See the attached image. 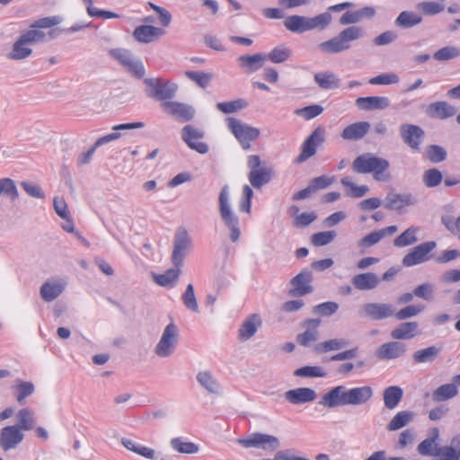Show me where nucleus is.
I'll return each instance as SVG.
<instances>
[{
	"label": "nucleus",
	"instance_id": "09e8293b",
	"mask_svg": "<svg viewBox=\"0 0 460 460\" xmlns=\"http://www.w3.org/2000/svg\"><path fill=\"white\" fill-rule=\"evenodd\" d=\"M458 394L456 385L446 384L440 385L432 394L434 402H444L455 397Z\"/></svg>",
	"mask_w": 460,
	"mask_h": 460
},
{
	"label": "nucleus",
	"instance_id": "cd10ccee",
	"mask_svg": "<svg viewBox=\"0 0 460 460\" xmlns=\"http://www.w3.org/2000/svg\"><path fill=\"white\" fill-rule=\"evenodd\" d=\"M376 15V9L372 6H365L354 12L344 13L339 22L341 25L355 24L362 21L364 18H373Z\"/></svg>",
	"mask_w": 460,
	"mask_h": 460
},
{
	"label": "nucleus",
	"instance_id": "1a4fd4ad",
	"mask_svg": "<svg viewBox=\"0 0 460 460\" xmlns=\"http://www.w3.org/2000/svg\"><path fill=\"white\" fill-rule=\"evenodd\" d=\"M192 247V241L187 230L181 227L177 230L173 241L172 262L174 267L182 266L183 261Z\"/></svg>",
	"mask_w": 460,
	"mask_h": 460
},
{
	"label": "nucleus",
	"instance_id": "e433bc0d",
	"mask_svg": "<svg viewBox=\"0 0 460 460\" xmlns=\"http://www.w3.org/2000/svg\"><path fill=\"white\" fill-rule=\"evenodd\" d=\"M199 384L210 394L220 393V385L210 371H200L197 374Z\"/></svg>",
	"mask_w": 460,
	"mask_h": 460
},
{
	"label": "nucleus",
	"instance_id": "dca6fc26",
	"mask_svg": "<svg viewBox=\"0 0 460 460\" xmlns=\"http://www.w3.org/2000/svg\"><path fill=\"white\" fill-rule=\"evenodd\" d=\"M321 319H306L301 326L305 328V332L296 336V342L303 347H308L311 343L316 341L319 337L318 328L321 324Z\"/></svg>",
	"mask_w": 460,
	"mask_h": 460
},
{
	"label": "nucleus",
	"instance_id": "9d476101",
	"mask_svg": "<svg viewBox=\"0 0 460 460\" xmlns=\"http://www.w3.org/2000/svg\"><path fill=\"white\" fill-rule=\"evenodd\" d=\"M435 241H428L413 247L402 260L404 267H412L428 261L430 258V252L436 248Z\"/></svg>",
	"mask_w": 460,
	"mask_h": 460
},
{
	"label": "nucleus",
	"instance_id": "58836bf2",
	"mask_svg": "<svg viewBox=\"0 0 460 460\" xmlns=\"http://www.w3.org/2000/svg\"><path fill=\"white\" fill-rule=\"evenodd\" d=\"M64 288L60 282H45L40 288V296L44 301L51 302L59 296Z\"/></svg>",
	"mask_w": 460,
	"mask_h": 460
},
{
	"label": "nucleus",
	"instance_id": "49530a36",
	"mask_svg": "<svg viewBox=\"0 0 460 460\" xmlns=\"http://www.w3.org/2000/svg\"><path fill=\"white\" fill-rule=\"evenodd\" d=\"M4 195L8 198L12 202L19 199V191L15 181L11 178L0 179V196Z\"/></svg>",
	"mask_w": 460,
	"mask_h": 460
},
{
	"label": "nucleus",
	"instance_id": "20e7f679",
	"mask_svg": "<svg viewBox=\"0 0 460 460\" xmlns=\"http://www.w3.org/2000/svg\"><path fill=\"white\" fill-rule=\"evenodd\" d=\"M145 93L147 97L159 102H170L176 96L178 84L162 77L145 78Z\"/></svg>",
	"mask_w": 460,
	"mask_h": 460
},
{
	"label": "nucleus",
	"instance_id": "864d4df0",
	"mask_svg": "<svg viewBox=\"0 0 460 460\" xmlns=\"http://www.w3.org/2000/svg\"><path fill=\"white\" fill-rule=\"evenodd\" d=\"M332 22V15L329 12L322 13L314 17H308L309 31L324 30Z\"/></svg>",
	"mask_w": 460,
	"mask_h": 460
},
{
	"label": "nucleus",
	"instance_id": "b1692460",
	"mask_svg": "<svg viewBox=\"0 0 460 460\" xmlns=\"http://www.w3.org/2000/svg\"><path fill=\"white\" fill-rule=\"evenodd\" d=\"M355 103L361 111L385 110L390 106V100L385 96L358 97Z\"/></svg>",
	"mask_w": 460,
	"mask_h": 460
},
{
	"label": "nucleus",
	"instance_id": "9b49d317",
	"mask_svg": "<svg viewBox=\"0 0 460 460\" xmlns=\"http://www.w3.org/2000/svg\"><path fill=\"white\" fill-rule=\"evenodd\" d=\"M324 128L318 127L304 141L301 152L295 159L296 164H302L316 154L317 147L324 142Z\"/></svg>",
	"mask_w": 460,
	"mask_h": 460
},
{
	"label": "nucleus",
	"instance_id": "c756f323",
	"mask_svg": "<svg viewBox=\"0 0 460 460\" xmlns=\"http://www.w3.org/2000/svg\"><path fill=\"white\" fill-rule=\"evenodd\" d=\"M351 283L358 290L374 289L379 284V278L373 272H366L355 275Z\"/></svg>",
	"mask_w": 460,
	"mask_h": 460
},
{
	"label": "nucleus",
	"instance_id": "bf43d9fd",
	"mask_svg": "<svg viewBox=\"0 0 460 460\" xmlns=\"http://www.w3.org/2000/svg\"><path fill=\"white\" fill-rule=\"evenodd\" d=\"M181 300L185 307L192 312H199V305L194 294V288L192 284H189L186 290L181 296Z\"/></svg>",
	"mask_w": 460,
	"mask_h": 460
},
{
	"label": "nucleus",
	"instance_id": "7ed1b4c3",
	"mask_svg": "<svg viewBox=\"0 0 460 460\" xmlns=\"http://www.w3.org/2000/svg\"><path fill=\"white\" fill-rule=\"evenodd\" d=\"M390 166L389 161L371 153L358 155L352 163V170L357 173H373L376 181H388L390 175L385 172Z\"/></svg>",
	"mask_w": 460,
	"mask_h": 460
},
{
	"label": "nucleus",
	"instance_id": "f3484780",
	"mask_svg": "<svg viewBox=\"0 0 460 460\" xmlns=\"http://www.w3.org/2000/svg\"><path fill=\"white\" fill-rule=\"evenodd\" d=\"M385 207L387 209L402 213L403 208L415 205L417 199L411 193L400 194L389 192L385 196Z\"/></svg>",
	"mask_w": 460,
	"mask_h": 460
},
{
	"label": "nucleus",
	"instance_id": "4be33fe9",
	"mask_svg": "<svg viewBox=\"0 0 460 460\" xmlns=\"http://www.w3.org/2000/svg\"><path fill=\"white\" fill-rule=\"evenodd\" d=\"M266 61V55L256 53L254 55H243L237 58L238 66L245 73L251 74L261 69Z\"/></svg>",
	"mask_w": 460,
	"mask_h": 460
},
{
	"label": "nucleus",
	"instance_id": "5701e85b",
	"mask_svg": "<svg viewBox=\"0 0 460 460\" xmlns=\"http://www.w3.org/2000/svg\"><path fill=\"white\" fill-rule=\"evenodd\" d=\"M165 33L162 28L153 25H140L133 31V37L136 40L142 43H149L163 36Z\"/></svg>",
	"mask_w": 460,
	"mask_h": 460
},
{
	"label": "nucleus",
	"instance_id": "774afa93",
	"mask_svg": "<svg viewBox=\"0 0 460 460\" xmlns=\"http://www.w3.org/2000/svg\"><path fill=\"white\" fill-rule=\"evenodd\" d=\"M441 222L451 234L457 235L460 241V216L456 218L444 216L441 218Z\"/></svg>",
	"mask_w": 460,
	"mask_h": 460
},
{
	"label": "nucleus",
	"instance_id": "603ef678",
	"mask_svg": "<svg viewBox=\"0 0 460 460\" xmlns=\"http://www.w3.org/2000/svg\"><path fill=\"white\" fill-rule=\"evenodd\" d=\"M426 157L433 164H438L447 159V151L438 145H429L426 148Z\"/></svg>",
	"mask_w": 460,
	"mask_h": 460
},
{
	"label": "nucleus",
	"instance_id": "c03bdc74",
	"mask_svg": "<svg viewBox=\"0 0 460 460\" xmlns=\"http://www.w3.org/2000/svg\"><path fill=\"white\" fill-rule=\"evenodd\" d=\"M32 53L31 48L26 47L25 42L19 37L13 43L12 50L7 54L11 60H22L30 57Z\"/></svg>",
	"mask_w": 460,
	"mask_h": 460
},
{
	"label": "nucleus",
	"instance_id": "f8f14e48",
	"mask_svg": "<svg viewBox=\"0 0 460 460\" xmlns=\"http://www.w3.org/2000/svg\"><path fill=\"white\" fill-rule=\"evenodd\" d=\"M399 132L405 145L412 151H420L425 137V132L420 126L404 123L400 126Z\"/></svg>",
	"mask_w": 460,
	"mask_h": 460
},
{
	"label": "nucleus",
	"instance_id": "a19ab883",
	"mask_svg": "<svg viewBox=\"0 0 460 460\" xmlns=\"http://www.w3.org/2000/svg\"><path fill=\"white\" fill-rule=\"evenodd\" d=\"M419 229L410 226L394 240V246L402 248L415 243L418 241L417 233Z\"/></svg>",
	"mask_w": 460,
	"mask_h": 460
},
{
	"label": "nucleus",
	"instance_id": "ddd939ff",
	"mask_svg": "<svg viewBox=\"0 0 460 460\" xmlns=\"http://www.w3.org/2000/svg\"><path fill=\"white\" fill-rule=\"evenodd\" d=\"M395 308L391 304L367 303L363 305L359 314L372 321H379L393 316Z\"/></svg>",
	"mask_w": 460,
	"mask_h": 460
},
{
	"label": "nucleus",
	"instance_id": "6e6d98bb",
	"mask_svg": "<svg viewBox=\"0 0 460 460\" xmlns=\"http://www.w3.org/2000/svg\"><path fill=\"white\" fill-rule=\"evenodd\" d=\"M443 180L442 172L436 168L428 169L422 176L423 183L428 188H435L438 186Z\"/></svg>",
	"mask_w": 460,
	"mask_h": 460
},
{
	"label": "nucleus",
	"instance_id": "f03ea898",
	"mask_svg": "<svg viewBox=\"0 0 460 460\" xmlns=\"http://www.w3.org/2000/svg\"><path fill=\"white\" fill-rule=\"evenodd\" d=\"M365 30L360 26H349L341 31L333 38L321 42L319 49L326 54H337L347 51L351 48V42L364 37Z\"/></svg>",
	"mask_w": 460,
	"mask_h": 460
},
{
	"label": "nucleus",
	"instance_id": "37998d69",
	"mask_svg": "<svg viewBox=\"0 0 460 460\" xmlns=\"http://www.w3.org/2000/svg\"><path fill=\"white\" fill-rule=\"evenodd\" d=\"M171 447L181 454L193 455L197 454L199 447L197 444L190 441H184L182 438H173L170 441Z\"/></svg>",
	"mask_w": 460,
	"mask_h": 460
},
{
	"label": "nucleus",
	"instance_id": "0eeeda50",
	"mask_svg": "<svg viewBox=\"0 0 460 460\" xmlns=\"http://www.w3.org/2000/svg\"><path fill=\"white\" fill-rule=\"evenodd\" d=\"M237 443L245 448H258L268 452L276 451L281 446L278 437L261 432L239 438Z\"/></svg>",
	"mask_w": 460,
	"mask_h": 460
},
{
	"label": "nucleus",
	"instance_id": "680f3d73",
	"mask_svg": "<svg viewBox=\"0 0 460 460\" xmlns=\"http://www.w3.org/2000/svg\"><path fill=\"white\" fill-rule=\"evenodd\" d=\"M460 56V49L454 46L441 48L434 53L433 58L438 61H447Z\"/></svg>",
	"mask_w": 460,
	"mask_h": 460
},
{
	"label": "nucleus",
	"instance_id": "6e6552de",
	"mask_svg": "<svg viewBox=\"0 0 460 460\" xmlns=\"http://www.w3.org/2000/svg\"><path fill=\"white\" fill-rule=\"evenodd\" d=\"M179 337V329L174 323L167 324L160 341L155 348V353L160 358H168L174 352Z\"/></svg>",
	"mask_w": 460,
	"mask_h": 460
},
{
	"label": "nucleus",
	"instance_id": "473e14b6",
	"mask_svg": "<svg viewBox=\"0 0 460 460\" xmlns=\"http://www.w3.org/2000/svg\"><path fill=\"white\" fill-rule=\"evenodd\" d=\"M419 324L417 322H406L399 324L391 332L394 340H409L416 336Z\"/></svg>",
	"mask_w": 460,
	"mask_h": 460
},
{
	"label": "nucleus",
	"instance_id": "4c0bfd02",
	"mask_svg": "<svg viewBox=\"0 0 460 460\" xmlns=\"http://www.w3.org/2000/svg\"><path fill=\"white\" fill-rule=\"evenodd\" d=\"M319 87L324 90L336 89L340 87V79L334 73L321 72L314 76Z\"/></svg>",
	"mask_w": 460,
	"mask_h": 460
},
{
	"label": "nucleus",
	"instance_id": "a878e982",
	"mask_svg": "<svg viewBox=\"0 0 460 460\" xmlns=\"http://www.w3.org/2000/svg\"><path fill=\"white\" fill-rule=\"evenodd\" d=\"M262 324L261 315L258 314H250L241 324L238 330V338L241 341H248Z\"/></svg>",
	"mask_w": 460,
	"mask_h": 460
},
{
	"label": "nucleus",
	"instance_id": "2eb2a0df",
	"mask_svg": "<svg viewBox=\"0 0 460 460\" xmlns=\"http://www.w3.org/2000/svg\"><path fill=\"white\" fill-rule=\"evenodd\" d=\"M312 281V272L307 269L303 270L291 279L290 283L293 288L290 289V295L294 296H302L312 293L314 290L313 287L311 286Z\"/></svg>",
	"mask_w": 460,
	"mask_h": 460
},
{
	"label": "nucleus",
	"instance_id": "de8ad7c7",
	"mask_svg": "<svg viewBox=\"0 0 460 460\" xmlns=\"http://www.w3.org/2000/svg\"><path fill=\"white\" fill-rule=\"evenodd\" d=\"M349 345V341L344 339H331L318 343L314 347L316 353H327L332 350H339Z\"/></svg>",
	"mask_w": 460,
	"mask_h": 460
},
{
	"label": "nucleus",
	"instance_id": "c85d7f7f",
	"mask_svg": "<svg viewBox=\"0 0 460 460\" xmlns=\"http://www.w3.org/2000/svg\"><path fill=\"white\" fill-rule=\"evenodd\" d=\"M456 108L447 102L439 101L429 105L427 113L429 117L447 119L456 114Z\"/></svg>",
	"mask_w": 460,
	"mask_h": 460
},
{
	"label": "nucleus",
	"instance_id": "7c9ffc66",
	"mask_svg": "<svg viewBox=\"0 0 460 460\" xmlns=\"http://www.w3.org/2000/svg\"><path fill=\"white\" fill-rule=\"evenodd\" d=\"M285 28L295 33H304L309 31L308 17L302 15H289L284 20Z\"/></svg>",
	"mask_w": 460,
	"mask_h": 460
},
{
	"label": "nucleus",
	"instance_id": "c9c22d12",
	"mask_svg": "<svg viewBox=\"0 0 460 460\" xmlns=\"http://www.w3.org/2000/svg\"><path fill=\"white\" fill-rule=\"evenodd\" d=\"M422 22V17L411 11H402L394 21V24L402 29H410Z\"/></svg>",
	"mask_w": 460,
	"mask_h": 460
},
{
	"label": "nucleus",
	"instance_id": "4468645a",
	"mask_svg": "<svg viewBox=\"0 0 460 460\" xmlns=\"http://www.w3.org/2000/svg\"><path fill=\"white\" fill-rule=\"evenodd\" d=\"M203 137L204 133L191 125H186L181 129L182 140L190 149H193L202 155L208 152V146L206 143L197 142L196 140L201 139Z\"/></svg>",
	"mask_w": 460,
	"mask_h": 460
},
{
	"label": "nucleus",
	"instance_id": "69168bd1",
	"mask_svg": "<svg viewBox=\"0 0 460 460\" xmlns=\"http://www.w3.org/2000/svg\"><path fill=\"white\" fill-rule=\"evenodd\" d=\"M26 45H32L44 40L45 33L42 31L31 28L20 35Z\"/></svg>",
	"mask_w": 460,
	"mask_h": 460
},
{
	"label": "nucleus",
	"instance_id": "bb28decb",
	"mask_svg": "<svg viewBox=\"0 0 460 460\" xmlns=\"http://www.w3.org/2000/svg\"><path fill=\"white\" fill-rule=\"evenodd\" d=\"M398 230L396 226H389L377 231H374L365 235L358 241V246L360 248H368L380 242L385 236H391L395 234Z\"/></svg>",
	"mask_w": 460,
	"mask_h": 460
},
{
	"label": "nucleus",
	"instance_id": "423d86ee",
	"mask_svg": "<svg viewBox=\"0 0 460 460\" xmlns=\"http://www.w3.org/2000/svg\"><path fill=\"white\" fill-rule=\"evenodd\" d=\"M226 124L228 129L244 150H248L251 147V142L256 140L260 136V130L257 128L245 124L235 118H227Z\"/></svg>",
	"mask_w": 460,
	"mask_h": 460
},
{
	"label": "nucleus",
	"instance_id": "79ce46f5",
	"mask_svg": "<svg viewBox=\"0 0 460 460\" xmlns=\"http://www.w3.org/2000/svg\"><path fill=\"white\" fill-rule=\"evenodd\" d=\"M15 391L16 400L20 404H23L25 399L31 395L35 391V386L31 382L18 379L16 385L12 386Z\"/></svg>",
	"mask_w": 460,
	"mask_h": 460
},
{
	"label": "nucleus",
	"instance_id": "412c9836",
	"mask_svg": "<svg viewBox=\"0 0 460 460\" xmlns=\"http://www.w3.org/2000/svg\"><path fill=\"white\" fill-rule=\"evenodd\" d=\"M316 392L309 387H299L288 390L285 393V399L292 404H302L314 401Z\"/></svg>",
	"mask_w": 460,
	"mask_h": 460
},
{
	"label": "nucleus",
	"instance_id": "a211bd4d",
	"mask_svg": "<svg viewBox=\"0 0 460 460\" xmlns=\"http://www.w3.org/2000/svg\"><path fill=\"white\" fill-rule=\"evenodd\" d=\"M161 105L168 114L175 116L183 122L191 120L195 115V110L182 102L170 101L164 102Z\"/></svg>",
	"mask_w": 460,
	"mask_h": 460
},
{
	"label": "nucleus",
	"instance_id": "4d7b16f0",
	"mask_svg": "<svg viewBox=\"0 0 460 460\" xmlns=\"http://www.w3.org/2000/svg\"><path fill=\"white\" fill-rule=\"evenodd\" d=\"M417 8L425 15L432 16L443 12L446 8L443 3L424 1L417 4Z\"/></svg>",
	"mask_w": 460,
	"mask_h": 460
},
{
	"label": "nucleus",
	"instance_id": "f704fd0d",
	"mask_svg": "<svg viewBox=\"0 0 460 460\" xmlns=\"http://www.w3.org/2000/svg\"><path fill=\"white\" fill-rule=\"evenodd\" d=\"M181 266H173V268L168 269L163 274L155 275L154 279L155 283L164 288L173 287V285L177 282L181 275Z\"/></svg>",
	"mask_w": 460,
	"mask_h": 460
},
{
	"label": "nucleus",
	"instance_id": "052dcab7",
	"mask_svg": "<svg viewBox=\"0 0 460 460\" xmlns=\"http://www.w3.org/2000/svg\"><path fill=\"white\" fill-rule=\"evenodd\" d=\"M17 418L19 420V423L17 426L19 428V429H23V430L32 429L33 425H34V419H33L32 412L29 409L23 408V409L20 410L17 414Z\"/></svg>",
	"mask_w": 460,
	"mask_h": 460
},
{
	"label": "nucleus",
	"instance_id": "aec40b11",
	"mask_svg": "<svg viewBox=\"0 0 460 460\" xmlns=\"http://www.w3.org/2000/svg\"><path fill=\"white\" fill-rule=\"evenodd\" d=\"M406 352V345L400 341H390L382 344L376 355L379 359L390 360L402 357Z\"/></svg>",
	"mask_w": 460,
	"mask_h": 460
},
{
	"label": "nucleus",
	"instance_id": "3c124183",
	"mask_svg": "<svg viewBox=\"0 0 460 460\" xmlns=\"http://www.w3.org/2000/svg\"><path fill=\"white\" fill-rule=\"evenodd\" d=\"M248 104L244 99H236L231 102H218L217 109L225 114H230L246 108Z\"/></svg>",
	"mask_w": 460,
	"mask_h": 460
},
{
	"label": "nucleus",
	"instance_id": "338daca9",
	"mask_svg": "<svg viewBox=\"0 0 460 460\" xmlns=\"http://www.w3.org/2000/svg\"><path fill=\"white\" fill-rule=\"evenodd\" d=\"M336 236L335 231L318 232L312 235L311 241L315 246H324L332 243Z\"/></svg>",
	"mask_w": 460,
	"mask_h": 460
},
{
	"label": "nucleus",
	"instance_id": "39448f33",
	"mask_svg": "<svg viewBox=\"0 0 460 460\" xmlns=\"http://www.w3.org/2000/svg\"><path fill=\"white\" fill-rule=\"evenodd\" d=\"M219 203V212L224 224L230 230V239L233 243L238 241L241 235V230L239 227V218L232 211L231 206L229 203V187L228 185H224L221 189L218 197Z\"/></svg>",
	"mask_w": 460,
	"mask_h": 460
},
{
	"label": "nucleus",
	"instance_id": "393cba45",
	"mask_svg": "<svg viewBox=\"0 0 460 460\" xmlns=\"http://www.w3.org/2000/svg\"><path fill=\"white\" fill-rule=\"evenodd\" d=\"M370 123L367 121H358L352 123L341 131V137L344 140L358 141L362 139L370 129Z\"/></svg>",
	"mask_w": 460,
	"mask_h": 460
},
{
	"label": "nucleus",
	"instance_id": "5fc2aeb1",
	"mask_svg": "<svg viewBox=\"0 0 460 460\" xmlns=\"http://www.w3.org/2000/svg\"><path fill=\"white\" fill-rule=\"evenodd\" d=\"M294 376L301 377H325L327 373L322 367L305 366L295 370Z\"/></svg>",
	"mask_w": 460,
	"mask_h": 460
},
{
	"label": "nucleus",
	"instance_id": "13d9d810",
	"mask_svg": "<svg viewBox=\"0 0 460 460\" xmlns=\"http://www.w3.org/2000/svg\"><path fill=\"white\" fill-rule=\"evenodd\" d=\"M185 75L189 79L195 82L201 88H206L213 78L212 74L202 71L188 70L185 72Z\"/></svg>",
	"mask_w": 460,
	"mask_h": 460
},
{
	"label": "nucleus",
	"instance_id": "6ab92c4d",
	"mask_svg": "<svg viewBox=\"0 0 460 460\" xmlns=\"http://www.w3.org/2000/svg\"><path fill=\"white\" fill-rule=\"evenodd\" d=\"M23 434L17 426H7L0 433V447L4 450L15 448L23 439Z\"/></svg>",
	"mask_w": 460,
	"mask_h": 460
},
{
	"label": "nucleus",
	"instance_id": "8fccbe9b",
	"mask_svg": "<svg viewBox=\"0 0 460 460\" xmlns=\"http://www.w3.org/2000/svg\"><path fill=\"white\" fill-rule=\"evenodd\" d=\"M266 55V60H270L272 63L279 64L287 61L292 55V51L289 48L283 46L276 47Z\"/></svg>",
	"mask_w": 460,
	"mask_h": 460
},
{
	"label": "nucleus",
	"instance_id": "f257e3e1",
	"mask_svg": "<svg viewBox=\"0 0 460 460\" xmlns=\"http://www.w3.org/2000/svg\"><path fill=\"white\" fill-rule=\"evenodd\" d=\"M372 396L373 390L368 385L351 389L338 385L324 394L318 403L331 409L345 405H360L368 402Z\"/></svg>",
	"mask_w": 460,
	"mask_h": 460
},
{
	"label": "nucleus",
	"instance_id": "e2e57ef3",
	"mask_svg": "<svg viewBox=\"0 0 460 460\" xmlns=\"http://www.w3.org/2000/svg\"><path fill=\"white\" fill-rule=\"evenodd\" d=\"M338 308L339 305L336 302L328 301L314 305L312 312L321 316H331L337 312Z\"/></svg>",
	"mask_w": 460,
	"mask_h": 460
},
{
	"label": "nucleus",
	"instance_id": "2f4dec72",
	"mask_svg": "<svg viewBox=\"0 0 460 460\" xmlns=\"http://www.w3.org/2000/svg\"><path fill=\"white\" fill-rule=\"evenodd\" d=\"M272 172L273 171L270 167L250 171L248 179L253 188L261 189L263 185L271 181Z\"/></svg>",
	"mask_w": 460,
	"mask_h": 460
},
{
	"label": "nucleus",
	"instance_id": "ea45409f",
	"mask_svg": "<svg viewBox=\"0 0 460 460\" xmlns=\"http://www.w3.org/2000/svg\"><path fill=\"white\" fill-rule=\"evenodd\" d=\"M440 354V349L436 346H429L428 348L416 350L412 354V358L415 363H432Z\"/></svg>",
	"mask_w": 460,
	"mask_h": 460
},
{
	"label": "nucleus",
	"instance_id": "0e129e2a",
	"mask_svg": "<svg viewBox=\"0 0 460 460\" xmlns=\"http://www.w3.org/2000/svg\"><path fill=\"white\" fill-rule=\"evenodd\" d=\"M438 448L439 447H437V443L434 441V438H427L419 444L417 451L420 456H436V453Z\"/></svg>",
	"mask_w": 460,
	"mask_h": 460
},
{
	"label": "nucleus",
	"instance_id": "72a5a7b5",
	"mask_svg": "<svg viewBox=\"0 0 460 460\" xmlns=\"http://www.w3.org/2000/svg\"><path fill=\"white\" fill-rule=\"evenodd\" d=\"M403 396V391L400 386L392 385L384 390L383 398L385 406L393 410L396 408Z\"/></svg>",
	"mask_w": 460,
	"mask_h": 460
},
{
	"label": "nucleus",
	"instance_id": "a18cd8bd",
	"mask_svg": "<svg viewBox=\"0 0 460 460\" xmlns=\"http://www.w3.org/2000/svg\"><path fill=\"white\" fill-rule=\"evenodd\" d=\"M413 412L409 411H402L397 412L387 424L386 429L389 431H394L406 426L412 419Z\"/></svg>",
	"mask_w": 460,
	"mask_h": 460
}]
</instances>
